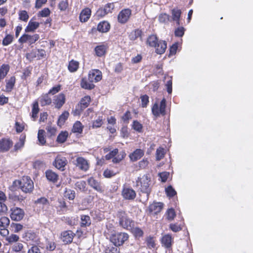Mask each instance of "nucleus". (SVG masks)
Here are the masks:
<instances>
[{"label":"nucleus","instance_id":"f257e3e1","mask_svg":"<svg viewBox=\"0 0 253 253\" xmlns=\"http://www.w3.org/2000/svg\"><path fill=\"white\" fill-rule=\"evenodd\" d=\"M13 185L17 187L25 193H31L34 189V182L28 176H23L20 180H15Z\"/></svg>","mask_w":253,"mask_h":253},{"label":"nucleus","instance_id":"f03ea898","mask_svg":"<svg viewBox=\"0 0 253 253\" xmlns=\"http://www.w3.org/2000/svg\"><path fill=\"white\" fill-rule=\"evenodd\" d=\"M181 11L180 9L175 10V23L177 28L175 29V37L182 38L184 34L186 29L180 25H183L181 19Z\"/></svg>","mask_w":253,"mask_h":253},{"label":"nucleus","instance_id":"7ed1b4c3","mask_svg":"<svg viewBox=\"0 0 253 253\" xmlns=\"http://www.w3.org/2000/svg\"><path fill=\"white\" fill-rule=\"evenodd\" d=\"M166 100L164 98L160 102L156 101L152 107V113L155 118L160 117L161 115L166 114Z\"/></svg>","mask_w":253,"mask_h":253},{"label":"nucleus","instance_id":"20e7f679","mask_svg":"<svg viewBox=\"0 0 253 253\" xmlns=\"http://www.w3.org/2000/svg\"><path fill=\"white\" fill-rule=\"evenodd\" d=\"M128 238L127 234L123 232H118L112 235L110 241L115 246L122 245Z\"/></svg>","mask_w":253,"mask_h":253},{"label":"nucleus","instance_id":"39448f33","mask_svg":"<svg viewBox=\"0 0 253 253\" xmlns=\"http://www.w3.org/2000/svg\"><path fill=\"white\" fill-rule=\"evenodd\" d=\"M117 216L119 220V224L121 226L124 228H128L129 227H131L132 220L128 217L125 212L123 211H119Z\"/></svg>","mask_w":253,"mask_h":253},{"label":"nucleus","instance_id":"423d86ee","mask_svg":"<svg viewBox=\"0 0 253 253\" xmlns=\"http://www.w3.org/2000/svg\"><path fill=\"white\" fill-rule=\"evenodd\" d=\"M150 177L148 174H144L140 178L141 191L147 195L150 193Z\"/></svg>","mask_w":253,"mask_h":253},{"label":"nucleus","instance_id":"0eeeda50","mask_svg":"<svg viewBox=\"0 0 253 253\" xmlns=\"http://www.w3.org/2000/svg\"><path fill=\"white\" fill-rule=\"evenodd\" d=\"M123 197L128 200H133L136 196L135 191L131 188L124 186L122 191Z\"/></svg>","mask_w":253,"mask_h":253},{"label":"nucleus","instance_id":"6e6552de","mask_svg":"<svg viewBox=\"0 0 253 253\" xmlns=\"http://www.w3.org/2000/svg\"><path fill=\"white\" fill-rule=\"evenodd\" d=\"M67 164V160L64 157L58 155L55 159L53 165L56 168L63 171L65 169V167Z\"/></svg>","mask_w":253,"mask_h":253},{"label":"nucleus","instance_id":"1a4fd4ad","mask_svg":"<svg viewBox=\"0 0 253 253\" xmlns=\"http://www.w3.org/2000/svg\"><path fill=\"white\" fill-rule=\"evenodd\" d=\"M131 14V11L129 9H124L121 10L118 14V20L122 24L126 23L129 19Z\"/></svg>","mask_w":253,"mask_h":253},{"label":"nucleus","instance_id":"9d476101","mask_svg":"<svg viewBox=\"0 0 253 253\" xmlns=\"http://www.w3.org/2000/svg\"><path fill=\"white\" fill-rule=\"evenodd\" d=\"M39 39V36L38 34H35L34 35H30L28 34H24L18 40V42L21 43H23L26 42H28L30 44L34 43Z\"/></svg>","mask_w":253,"mask_h":253},{"label":"nucleus","instance_id":"9b49d317","mask_svg":"<svg viewBox=\"0 0 253 253\" xmlns=\"http://www.w3.org/2000/svg\"><path fill=\"white\" fill-rule=\"evenodd\" d=\"M102 79L101 72L97 69H93L89 71L88 73V80L89 82H98Z\"/></svg>","mask_w":253,"mask_h":253},{"label":"nucleus","instance_id":"f8f14e48","mask_svg":"<svg viewBox=\"0 0 253 253\" xmlns=\"http://www.w3.org/2000/svg\"><path fill=\"white\" fill-rule=\"evenodd\" d=\"M24 215V211L19 208H15L11 209L10 217L13 220L19 221L21 220Z\"/></svg>","mask_w":253,"mask_h":253},{"label":"nucleus","instance_id":"ddd939ff","mask_svg":"<svg viewBox=\"0 0 253 253\" xmlns=\"http://www.w3.org/2000/svg\"><path fill=\"white\" fill-rule=\"evenodd\" d=\"M164 204L162 202H153L149 206V212L152 214H157L161 212L164 208Z\"/></svg>","mask_w":253,"mask_h":253},{"label":"nucleus","instance_id":"4468645a","mask_svg":"<svg viewBox=\"0 0 253 253\" xmlns=\"http://www.w3.org/2000/svg\"><path fill=\"white\" fill-rule=\"evenodd\" d=\"M75 164L80 169L84 171H86L89 168V165L87 160L83 157H78L76 160Z\"/></svg>","mask_w":253,"mask_h":253},{"label":"nucleus","instance_id":"2eb2a0df","mask_svg":"<svg viewBox=\"0 0 253 253\" xmlns=\"http://www.w3.org/2000/svg\"><path fill=\"white\" fill-rule=\"evenodd\" d=\"M88 185L93 188L96 191L102 193L103 189L101 185V184L97 180H95L94 178L91 177L87 180Z\"/></svg>","mask_w":253,"mask_h":253},{"label":"nucleus","instance_id":"dca6fc26","mask_svg":"<svg viewBox=\"0 0 253 253\" xmlns=\"http://www.w3.org/2000/svg\"><path fill=\"white\" fill-rule=\"evenodd\" d=\"M114 8L113 3L107 4L103 8H99L97 11V14L98 16L103 17L109 12H111Z\"/></svg>","mask_w":253,"mask_h":253},{"label":"nucleus","instance_id":"f3484780","mask_svg":"<svg viewBox=\"0 0 253 253\" xmlns=\"http://www.w3.org/2000/svg\"><path fill=\"white\" fill-rule=\"evenodd\" d=\"M74 235L71 230L64 231L61 234V238L63 242L67 244L72 242Z\"/></svg>","mask_w":253,"mask_h":253},{"label":"nucleus","instance_id":"a211bd4d","mask_svg":"<svg viewBox=\"0 0 253 253\" xmlns=\"http://www.w3.org/2000/svg\"><path fill=\"white\" fill-rule=\"evenodd\" d=\"M65 102V96L63 93H60L55 96L53 103L56 108L60 109L64 105Z\"/></svg>","mask_w":253,"mask_h":253},{"label":"nucleus","instance_id":"6ab92c4d","mask_svg":"<svg viewBox=\"0 0 253 253\" xmlns=\"http://www.w3.org/2000/svg\"><path fill=\"white\" fill-rule=\"evenodd\" d=\"M144 154V152L143 150L137 149L129 154V157L131 161L135 162L142 157Z\"/></svg>","mask_w":253,"mask_h":253},{"label":"nucleus","instance_id":"aec40b11","mask_svg":"<svg viewBox=\"0 0 253 253\" xmlns=\"http://www.w3.org/2000/svg\"><path fill=\"white\" fill-rule=\"evenodd\" d=\"M45 176L47 179L53 183H56L58 179V175L52 170H47L45 172Z\"/></svg>","mask_w":253,"mask_h":253},{"label":"nucleus","instance_id":"412c9836","mask_svg":"<svg viewBox=\"0 0 253 253\" xmlns=\"http://www.w3.org/2000/svg\"><path fill=\"white\" fill-rule=\"evenodd\" d=\"M172 237L169 234L164 235L161 239L162 244L167 249L170 248L171 247Z\"/></svg>","mask_w":253,"mask_h":253},{"label":"nucleus","instance_id":"4be33fe9","mask_svg":"<svg viewBox=\"0 0 253 253\" xmlns=\"http://www.w3.org/2000/svg\"><path fill=\"white\" fill-rule=\"evenodd\" d=\"M91 14V10L88 8L83 9L80 15V21L82 22H85L89 18Z\"/></svg>","mask_w":253,"mask_h":253},{"label":"nucleus","instance_id":"5701e85b","mask_svg":"<svg viewBox=\"0 0 253 253\" xmlns=\"http://www.w3.org/2000/svg\"><path fill=\"white\" fill-rule=\"evenodd\" d=\"M12 146L11 142L8 139L0 140V151H6Z\"/></svg>","mask_w":253,"mask_h":253},{"label":"nucleus","instance_id":"b1692460","mask_svg":"<svg viewBox=\"0 0 253 253\" xmlns=\"http://www.w3.org/2000/svg\"><path fill=\"white\" fill-rule=\"evenodd\" d=\"M40 23L37 22H34L31 20L25 29V32H34L39 28Z\"/></svg>","mask_w":253,"mask_h":253},{"label":"nucleus","instance_id":"393cba45","mask_svg":"<svg viewBox=\"0 0 253 253\" xmlns=\"http://www.w3.org/2000/svg\"><path fill=\"white\" fill-rule=\"evenodd\" d=\"M110 28V24L107 21L100 22L97 26V30L102 33H106Z\"/></svg>","mask_w":253,"mask_h":253},{"label":"nucleus","instance_id":"a878e982","mask_svg":"<svg viewBox=\"0 0 253 253\" xmlns=\"http://www.w3.org/2000/svg\"><path fill=\"white\" fill-rule=\"evenodd\" d=\"M167 48V43L165 41H160L156 46V52L157 53L161 54L163 53Z\"/></svg>","mask_w":253,"mask_h":253},{"label":"nucleus","instance_id":"bb28decb","mask_svg":"<svg viewBox=\"0 0 253 253\" xmlns=\"http://www.w3.org/2000/svg\"><path fill=\"white\" fill-rule=\"evenodd\" d=\"M90 101V97L89 96H85L83 98L80 104L78 105V107H80V110L83 111L84 109L86 108L89 105Z\"/></svg>","mask_w":253,"mask_h":253},{"label":"nucleus","instance_id":"cd10ccee","mask_svg":"<svg viewBox=\"0 0 253 253\" xmlns=\"http://www.w3.org/2000/svg\"><path fill=\"white\" fill-rule=\"evenodd\" d=\"M40 102L42 106L49 105L51 103V99L48 96V94L46 93L42 95L40 98Z\"/></svg>","mask_w":253,"mask_h":253},{"label":"nucleus","instance_id":"c85d7f7f","mask_svg":"<svg viewBox=\"0 0 253 253\" xmlns=\"http://www.w3.org/2000/svg\"><path fill=\"white\" fill-rule=\"evenodd\" d=\"M23 239L25 241H34L36 238V234L31 231L25 232L22 236Z\"/></svg>","mask_w":253,"mask_h":253},{"label":"nucleus","instance_id":"c756f323","mask_svg":"<svg viewBox=\"0 0 253 253\" xmlns=\"http://www.w3.org/2000/svg\"><path fill=\"white\" fill-rule=\"evenodd\" d=\"M81 226L82 227H85L86 226H88L91 224L90 218L88 215H82L81 216Z\"/></svg>","mask_w":253,"mask_h":253},{"label":"nucleus","instance_id":"7c9ffc66","mask_svg":"<svg viewBox=\"0 0 253 253\" xmlns=\"http://www.w3.org/2000/svg\"><path fill=\"white\" fill-rule=\"evenodd\" d=\"M159 42L155 35L149 36L147 41V43L150 46L156 47Z\"/></svg>","mask_w":253,"mask_h":253},{"label":"nucleus","instance_id":"2f4dec72","mask_svg":"<svg viewBox=\"0 0 253 253\" xmlns=\"http://www.w3.org/2000/svg\"><path fill=\"white\" fill-rule=\"evenodd\" d=\"M69 116V113L67 112H64L59 117L57 124L59 126H61L65 123L66 120L68 119Z\"/></svg>","mask_w":253,"mask_h":253},{"label":"nucleus","instance_id":"473e14b6","mask_svg":"<svg viewBox=\"0 0 253 253\" xmlns=\"http://www.w3.org/2000/svg\"><path fill=\"white\" fill-rule=\"evenodd\" d=\"M142 32L139 29L132 31L129 35V38L131 41H134L139 37H141Z\"/></svg>","mask_w":253,"mask_h":253},{"label":"nucleus","instance_id":"72a5a7b5","mask_svg":"<svg viewBox=\"0 0 253 253\" xmlns=\"http://www.w3.org/2000/svg\"><path fill=\"white\" fill-rule=\"evenodd\" d=\"M39 112V104L38 101H35L33 104L32 110V118L35 121L37 118V114Z\"/></svg>","mask_w":253,"mask_h":253},{"label":"nucleus","instance_id":"f704fd0d","mask_svg":"<svg viewBox=\"0 0 253 253\" xmlns=\"http://www.w3.org/2000/svg\"><path fill=\"white\" fill-rule=\"evenodd\" d=\"M106 46L104 45H98L95 48L96 54L98 56H102L104 55L106 52Z\"/></svg>","mask_w":253,"mask_h":253},{"label":"nucleus","instance_id":"c9c22d12","mask_svg":"<svg viewBox=\"0 0 253 253\" xmlns=\"http://www.w3.org/2000/svg\"><path fill=\"white\" fill-rule=\"evenodd\" d=\"M83 126L81 123L79 121H77L74 125L72 131L73 132H77L81 133L83 131Z\"/></svg>","mask_w":253,"mask_h":253},{"label":"nucleus","instance_id":"e433bc0d","mask_svg":"<svg viewBox=\"0 0 253 253\" xmlns=\"http://www.w3.org/2000/svg\"><path fill=\"white\" fill-rule=\"evenodd\" d=\"M81 85L82 88L87 89H91L94 87V85L92 83H88L85 79L82 80Z\"/></svg>","mask_w":253,"mask_h":253},{"label":"nucleus","instance_id":"4c0bfd02","mask_svg":"<svg viewBox=\"0 0 253 253\" xmlns=\"http://www.w3.org/2000/svg\"><path fill=\"white\" fill-rule=\"evenodd\" d=\"M165 155V149L161 147L158 148L157 149L156 153V161H160L161 160H162L164 157Z\"/></svg>","mask_w":253,"mask_h":253},{"label":"nucleus","instance_id":"58836bf2","mask_svg":"<svg viewBox=\"0 0 253 253\" xmlns=\"http://www.w3.org/2000/svg\"><path fill=\"white\" fill-rule=\"evenodd\" d=\"M15 83V78L11 77L10 79L6 83V91L7 92H10L12 89Z\"/></svg>","mask_w":253,"mask_h":253},{"label":"nucleus","instance_id":"ea45409f","mask_svg":"<svg viewBox=\"0 0 253 253\" xmlns=\"http://www.w3.org/2000/svg\"><path fill=\"white\" fill-rule=\"evenodd\" d=\"M166 219L171 221L174 219V209L172 208L168 209L165 214Z\"/></svg>","mask_w":253,"mask_h":253},{"label":"nucleus","instance_id":"a19ab883","mask_svg":"<svg viewBox=\"0 0 253 253\" xmlns=\"http://www.w3.org/2000/svg\"><path fill=\"white\" fill-rule=\"evenodd\" d=\"M9 70V66L8 65L3 64L0 67V76L3 79L6 76Z\"/></svg>","mask_w":253,"mask_h":253},{"label":"nucleus","instance_id":"79ce46f5","mask_svg":"<svg viewBox=\"0 0 253 253\" xmlns=\"http://www.w3.org/2000/svg\"><path fill=\"white\" fill-rule=\"evenodd\" d=\"M68 136V133L67 131H62L57 136V141L59 143L64 142Z\"/></svg>","mask_w":253,"mask_h":253},{"label":"nucleus","instance_id":"37998d69","mask_svg":"<svg viewBox=\"0 0 253 253\" xmlns=\"http://www.w3.org/2000/svg\"><path fill=\"white\" fill-rule=\"evenodd\" d=\"M13 39V36L11 35H7L2 40V45L6 46L10 44L12 42Z\"/></svg>","mask_w":253,"mask_h":253},{"label":"nucleus","instance_id":"c03bdc74","mask_svg":"<svg viewBox=\"0 0 253 253\" xmlns=\"http://www.w3.org/2000/svg\"><path fill=\"white\" fill-rule=\"evenodd\" d=\"M79 67L78 62L72 60L69 62L68 69L70 72H73L77 70Z\"/></svg>","mask_w":253,"mask_h":253},{"label":"nucleus","instance_id":"a18cd8bd","mask_svg":"<svg viewBox=\"0 0 253 253\" xmlns=\"http://www.w3.org/2000/svg\"><path fill=\"white\" fill-rule=\"evenodd\" d=\"M35 204L37 206H39L40 207L41 205L46 206L48 205V201L46 198L45 197H41L39 199H38L37 200L34 202Z\"/></svg>","mask_w":253,"mask_h":253},{"label":"nucleus","instance_id":"49530a36","mask_svg":"<svg viewBox=\"0 0 253 253\" xmlns=\"http://www.w3.org/2000/svg\"><path fill=\"white\" fill-rule=\"evenodd\" d=\"M44 130L43 129H40L38 131V138L39 143L41 145H43L45 143L46 141L44 137Z\"/></svg>","mask_w":253,"mask_h":253},{"label":"nucleus","instance_id":"de8ad7c7","mask_svg":"<svg viewBox=\"0 0 253 253\" xmlns=\"http://www.w3.org/2000/svg\"><path fill=\"white\" fill-rule=\"evenodd\" d=\"M29 15L26 10H21L19 12V19L23 21L27 22L29 19Z\"/></svg>","mask_w":253,"mask_h":253},{"label":"nucleus","instance_id":"09e8293b","mask_svg":"<svg viewBox=\"0 0 253 253\" xmlns=\"http://www.w3.org/2000/svg\"><path fill=\"white\" fill-rule=\"evenodd\" d=\"M75 186L81 191H84L86 187V182L84 180H80L76 183Z\"/></svg>","mask_w":253,"mask_h":253},{"label":"nucleus","instance_id":"8fccbe9b","mask_svg":"<svg viewBox=\"0 0 253 253\" xmlns=\"http://www.w3.org/2000/svg\"><path fill=\"white\" fill-rule=\"evenodd\" d=\"M10 222L9 218L5 216L1 217L0 219V227L6 228Z\"/></svg>","mask_w":253,"mask_h":253},{"label":"nucleus","instance_id":"3c124183","mask_svg":"<svg viewBox=\"0 0 253 253\" xmlns=\"http://www.w3.org/2000/svg\"><path fill=\"white\" fill-rule=\"evenodd\" d=\"M65 196L69 200H73L75 198V192L71 189H66Z\"/></svg>","mask_w":253,"mask_h":253},{"label":"nucleus","instance_id":"603ef678","mask_svg":"<svg viewBox=\"0 0 253 253\" xmlns=\"http://www.w3.org/2000/svg\"><path fill=\"white\" fill-rule=\"evenodd\" d=\"M166 194L169 198L174 196V189L172 186L170 185L165 188Z\"/></svg>","mask_w":253,"mask_h":253},{"label":"nucleus","instance_id":"864d4df0","mask_svg":"<svg viewBox=\"0 0 253 253\" xmlns=\"http://www.w3.org/2000/svg\"><path fill=\"white\" fill-rule=\"evenodd\" d=\"M132 232L136 237H140L143 235V231L138 227L132 228Z\"/></svg>","mask_w":253,"mask_h":253},{"label":"nucleus","instance_id":"5fc2aeb1","mask_svg":"<svg viewBox=\"0 0 253 253\" xmlns=\"http://www.w3.org/2000/svg\"><path fill=\"white\" fill-rule=\"evenodd\" d=\"M149 96L147 95H143L140 96L141 101V106L143 108L147 107L148 103H149Z\"/></svg>","mask_w":253,"mask_h":253},{"label":"nucleus","instance_id":"6e6d98bb","mask_svg":"<svg viewBox=\"0 0 253 253\" xmlns=\"http://www.w3.org/2000/svg\"><path fill=\"white\" fill-rule=\"evenodd\" d=\"M19 239L18 236L15 234H11L6 238V241L10 244L15 243Z\"/></svg>","mask_w":253,"mask_h":253},{"label":"nucleus","instance_id":"4d7b16f0","mask_svg":"<svg viewBox=\"0 0 253 253\" xmlns=\"http://www.w3.org/2000/svg\"><path fill=\"white\" fill-rule=\"evenodd\" d=\"M132 128L138 132H141L142 129V126L138 121H134L132 124Z\"/></svg>","mask_w":253,"mask_h":253},{"label":"nucleus","instance_id":"13d9d810","mask_svg":"<svg viewBox=\"0 0 253 253\" xmlns=\"http://www.w3.org/2000/svg\"><path fill=\"white\" fill-rule=\"evenodd\" d=\"M68 6L67 0H62L58 4V8L61 11H65Z\"/></svg>","mask_w":253,"mask_h":253},{"label":"nucleus","instance_id":"bf43d9fd","mask_svg":"<svg viewBox=\"0 0 253 253\" xmlns=\"http://www.w3.org/2000/svg\"><path fill=\"white\" fill-rule=\"evenodd\" d=\"M103 124L102 117H99L97 119L94 121L92 124L93 128H98L100 127Z\"/></svg>","mask_w":253,"mask_h":253},{"label":"nucleus","instance_id":"052dcab7","mask_svg":"<svg viewBox=\"0 0 253 253\" xmlns=\"http://www.w3.org/2000/svg\"><path fill=\"white\" fill-rule=\"evenodd\" d=\"M11 227L14 232H19L23 229V225L19 223H12Z\"/></svg>","mask_w":253,"mask_h":253},{"label":"nucleus","instance_id":"680f3d73","mask_svg":"<svg viewBox=\"0 0 253 253\" xmlns=\"http://www.w3.org/2000/svg\"><path fill=\"white\" fill-rule=\"evenodd\" d=\"M24 145V139L23 138H20L19 141L15 144L14 148L15 150H18L21 148Z\"/></svg>","mask_w":253,"mask_h":253},{"label":"nucleus","instance_id":"e2e57ef3","mask_svg":"<svg viewBox=\"0 0 253 253\" xmlns=\"http://www.w3.org/2000/svg\"><path fill=\"white\" fill-rule=\"evenodd\" d=\"M131 119V113L129 111H127L122 117V120L126 123H128L129 120Z\"/></svg>","mask_w":253,"mask_h":253},{"label":"nucleus","instance_id":"0e129e2a","mask_svg":"<svg viewBox=\"0 0 253 253\" xmlns=\"http://www.w3.org/2000/svg\"><path fill=\"white\" fill-rule=\"evenodd\" d=\"M61 90V85L59 84L56 86L53 87L50 89L48 92V94H51L54 95L59 92Z\"/></svg>","mask_w":253,"mask_h":253},{"label":"nucleus","instance_id":"69168bd1","mask_svg":"<svg viewBox=\"0 0 253 253\" xmlns=\"http://www.w3.org/2000/svg\"><path fill=\"white\" fill-rule=\"evenodd\" d=\"M50 13V11L48 8H44L42 11L39 12V15L42 17H47Z\"/></svg>","mask_w":253,"mask_h":253},{"label":"nucleus","instance_id":"338daca9","mask_svg":"<svg viewBox=\"0 0 253 253\" xmlns=\"http://www.w3.org/2000/svg\"><path fill=\"white\" fill-rule=\"evenodd\" d=\"M146 243L149 248H153L155 247V241L152 237H149L146 239Z\"/></svg>","mask_w":253,"mask_h":253},{"label":"nucleus","instance_id":"774afa93","mask_svg":"<svg viewBox=\"0 0 253 253\" xmlns=\"http://www.w3.org/2000/svg\"><path fill=\"white\" fill-rule=\"evenodd\" d=\"M117 247V246L115 247H108L106 249L105 253H119V250H118Z\"/></svg>","mask_w":253,"mask_h":253}]
</instances>
